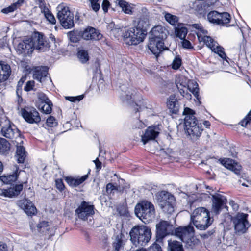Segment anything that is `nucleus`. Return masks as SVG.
<instances>
[{"label":"nucleus","instance_id":"f257e3e1","mask_svg":"<svg viewBox=\"0 0 251 251\" xmlns=\"http://www.w3.org/2000/svg\"><path fill=\"white\" fill-rule=\"evenodd\" d=\"M50 48V43L44 35L39 32H35L31 38L25 39L19 43L16 50L19 54H30L32 53L33 49L44 52Z\"/></svg>","mask_w":251,"mask_h":251},{"label":"nucleus","instance_id":"f03ea898","mask_svg":"<svg viewBox=\"0 0 251 251\" xmlns=\"http://www.w3.org/2000/svg\"><path fill=\"white\" fill-rule=\"evenodd\" d=\"M183 114L185 115L184 130L186 133L192 139H198L201 136L203 129L201 126L197 123L195 111L188 107H185Z\"/></svg>","mask_w":251,"mask_h":251},{"label":"nucleus","instance_id":"7ed1b4c3","mask_svg":"<svg viewBox=\"0 0 251 251\" xmlns=\"http://www.w3.org/2000/svg\"><path fill=\"white\" fill-rule=\"evenodd\" d=\"M191 222L199 230L206 229L213 223L210 212L204 207L195 209L191 215Z\"/></svg>","mask_w":251,"mask_h":251},{"label":"nucleus","instance_id":"20e7f679","mask_svg":"<svg viewBox=\"0 0 251 251\" xmlns=\"http://www.w3.org/2000/svg\"><path fill=\"white\" fill-rule=\"evenodd\" d=\"M192 27L198 30L196 34L200 42H203L208 48H210L212 51L217 53L222 58H226V55L223 51V49L211 37L206 35L207 31L201 24H193Z\"/></svg>","mask_w":251,"mask_h":251},{"label":"nucleus","instance_id":"39448f33","mask_svg":"<svg viewBox=\"0 0 251 251\" xmlns=\"http://www.w3.org/2000/svg\"><path fill=\"white\" fill-rule=\"evenodd\" d=\"M130 240L135 246H145L150 241L151 232L149 227L145 226L133 227L129 233Z\"/></svg>","mask_w":251,"mask_h":251},{"label":"nucleus","instance_id":"423d86ee","mask_svg":"<svg viewBox=\"0 0 251 251\" xmlns=\"http://www.w3.org/2000/svg\"><path fill=\"white\" fill-rule=\"evenodd\" d=\"M135 214L144 223H149L155 219V210L151 202L143 201L135 206Z\"/></svg>","mask_w":251,"mask_h":251},{"label":"nucleus","instance_id":"0eeeda50","mask_svg":"<svg viewBox=\"0 0 251 251\" xmlns=\"http://www.w3.org/2000/svg\"><path fill=\"white\" fill-rule=\"evenodd\" d=\"M175 233L177 237L191 247H192L197 242L194 237V229L191 225L176 228Z\"/></svg>","mask_w":251,"mask_h":251},{"label":"nucleus","instance_id":"6e6552de","mask_svg":"<svg viewBox=\"0 0 251 251\" xmlns=\"http://www.w3.org/2000/svg\"><path fill=\"white\" fill-rule=\"evenodd\" d=\"M157 198L159 207L165 213L171 214L174 211L173 196L166 191H161L158 193Z\"/></svg>","mask_w":251,"mask_h":251},{"label":"nucleus","instance_id":"1a4fd4ad","mask_svg":"<svg viewBox=\"0 0 251 251\" xmlns=\"http://www.w3.org/2000/svg\"><path fill=\"white\" fill-rule=\"evenodd\" d=\"M57 18L61 25L65 28L69 29L74 26V15L70 12L68 7L60 4L57 8Z\"/></svg>","mask_w":251,"mask_h":251},{"label":"nucleus","instance_id":"9d476101","mask_svg":"<svg viewBox=\"0 0 251 251\" xmlns=\"http://www.w3.org/2000/svg\"><path fill=\"white\" fill-rule=\"evenodd\" d=\"M146 33L135 27L130 28L123 34V40L129 45H136L142 42L145 37Z\"/></svg>","mask_w":251,"mask_h":251},{"label":"nucleus","instance_id":"9b49d317","mask_svg":"<svg viewBox=\"0 0 251 251\" xmlns=\"http://www.w3.org/2000/svg\"><path fill=\"white\" fill-rule=\"evenodd\" d=\"M248 214L238 213L232 217L231 221L236 232L245 233L249 227L250 224L247 220Z\"/></svg>","mask_w":251,"mask_h":251},{"label":"nucleus","instance_id":"f8f14e48","mask_svg":"<svg viewBox=\"0 0 251 251\" xmlns=\"http://www.w3.org/2000/svg\"><path fill=\"white\" fill-rule=\"evenodd\" d=\"M75 213L79 218L86 220L94 214V206L83 201L75 210Z\"/></svg>","mask_w":251,"mask_h":251},{"label":"nucleus","instance_id":"ddd939ff","mask_svg":"<svg viewBox=\"0 0 251 251\" xmlns=\"http://www.w3.org/2000/svg\"><path fill=\"white\" fill-rule=\"evenodd\" d=\"M21 113L24 119L30 124H37L41 121L39 113L35 108H23Z\"/></svg>","mask_w":251,"mask_h":251},{"label":"nucleus","instance_id":"4468645a","mask_svg":"<svg viewBox=\"0 0 251 251\" xmlns=\"http://www.w3.org/2000/svg\"><path fill=\"white\" fill-rule=\"evenodd\" d=\"M156 228L157 236L163 238L172 232L173 226L168 221L162 220L156 224Z\"/></svg>","mask_w":251,"mask_h":251},{"label":"nucleus","instance_id":"2eb2a0df","mask_svg":"<svg viewBox=\"0 0 251 251\" xmlns=\"http://www.w3.org/2000/svg\"><path fill=\"white\" fill-rule=\"evenodd\" d=\"M141 11L144 15L141 16L138 19L135 28L146 33L147 29L150 25L149 15L148 10L146 8H142Z\"/></svg>","mask_w":251,"mask_h":251},{"label":"nucleus","instance_id":"dca6fc26","mask_svg":"<svg viewBox=\"0 0 251 251\" xmlns=\"http://www.w3.org/2000/svg\"><path fill=\"white\" fill-rule=\"evenodd\" d=\"M1 132L3 136L7 138L16 139L18 138H20L19 131L13 124H8V125L3 126Z\"/></svg>","mask_w":251,"mask_h":251},{"label":"nucleus","instance_id":"f3484780","mask_svg":"<svg viewBox=\"0 0 251 251\" xmlns=\"http://www.w3.org/2000/svg\"><path fill=\"white\" fill-rule=\"evenodd\" d=\"M149 39L163 41L167 37L166 29L161 25L155 26L149 32Z\"/></svg>","mask_w":251,"mask_h":251},{"label":"nucleus","instance_id":"a211bd4d","mask_svg":"<svg viewBox=\"0 0 251 251\" xmlns=\"http://www.w3.org/2000/svg\"><path fill=\"white\" fill-rule=\"evenodd\" d=\"M212 210L217 214L221 211L222 207L226 202L227 200L224 196L219 193L212 195Z\"/></svg>","mask_w":251,"mask_h":251},{"label":"nucleus","instance_id":"6ab92c4d","mask_svg":"<svg viewBox=\"0 0 251 251\" xmlns=\"http://www.w3.org/2000/svg\"><path fill=\"white\" fill-rule=\"evenodd\" d=\"M85 40H100L101 38L102 35L100 33L99 31L94 28L88 27L83 31L79 33Z\"/></svg>","mask_w":251,"mask_h":251},{"label":"nucleus","instance_id":"aec40b11","mask_svg":"<svg viewBox=\"0 0 251 251\" xmlns=\"http://www.w3.org/2000/svg\"><path fill=\"white\" fill-rule=\"evenodd\" d=\"M19 207L23 209L28 215H33L36 213V208L32 203L26 199L19 201L17 203Z\"/></svg>","mask_w":251,"mask_h":251},{"label":"nucleus","instance_id":"412c9836","mask_svg":"<svg viewBox=\"0 0 251 251\" xmlns=\"http://www.w3.org/2000/svg\"><path fill=\"white\" fill-rule=\"evenodd\" d=\"M23 188V184H21L7 189L0 188V198H13L17 196L22 190Z\"/></svg>","mask_w":251,"mask_h":251},{"label":"nucleus","instance_id":"4be33fe9","mask_svg":"<svg viewBox=\"0 0 251 251\" xmlns=\"http://www.w3.org/2000/svg\"><path fill=\"white\" fill-rule=\"evenodd\" d=\"M159 133L157 127H149L145 131L144 134L141 136V141L144 145L151 140H154Z\"/></svg>","mask_w":251,"mask_h":251},{"label":"nucleus","instance_id":"5701e85b","mask_svg":"<svg viewBox=\"0 0 251 251\" xmlns=\"http://www.w3.org/2000/svg\"><path fill=\"white\" fill-rule=\"evenodd\" d=\"M148 48L156 56L164 50V43L163 41L149 39Z\"/></svg>","mask_w":251,"mask_h":251},{"label":"nucleus","instance_id":"b1692460","mask_svg":"<svg viewBox=\"0 0 251 251\" xmlns=\"http://www.w3.org/2000/svg\"><path fill=\"white\" fill-rule=\"evenodd\" d=\"M114 239L113 242V246L114 251H119L122 248L127 240V233L121 231L114 235Z\"/></svg>","mask_w":251,"mask_h":251},{"label":"nucleus","instance_id":"393cba45","mask_svg":"<svg viewBox=\"0 0 251 251\" xmlns=\"http://www.w3.org/2000/svg\"><path fill=\"white\" fill-rule=\"evenodd\" d=\"M48 68L47 67L38 66L35 68L33 71V78L41 83H44L48 80Z\"/></svg>","mask_w":251,"mask_h":251},{"label":"nucleus","instance_id":"a878e982","mask_svg":"<svg viewBox=\"0 0 251 251\" xmlns=\"http://www.w3.org/2000/svg\"><path fill=\"white\" fill-rule=\"evenodd\" d=\"M221 164L228 169L238 174L241 169V166L234 160L229 158H225L221 160Z\"/></svg>","mask_w":251,"mask_h":251},{"label":"nucleus","instance_id":"bb28decb","mask_svg":"<svg viewBox=\"0 0 251 251\" xmlns=\"http://www.w3.org/2000/svg\"><path fill=\"white\" fill-rule=\"evenodd\" d=\"M88 175H85L81 177H76L67 176L65 177V180L69 186L75 187L82 184L88 178Z\"/></svg>","mask_w":251,"mask_h":251},{"label":"nucleus","instance_id":"cd10ccee","mask_svg":"<svg viewBox=\"0 0 251 251\" xmlns=\"http://www.w3.org/2000/svg\"><path fill=\"white\" fill-rule=\"evenodd\" d=\"M11 73V67L9 65L4 63H0V82H3L7 80Z\"/></svg>","mask_w":251,"mask_h":251},{"label":"nucleus","instance_id":"c85d7f7f","mask_svg":"<svg viewBox=\"0 0 251 251\" xmlns=\"http://www.w3.org/2000/svg\"><path fill=\"white\" fill-rule=\"evenodd\" d=\"M15 170L12 174L2 176L0 177V180L6 184H10L15 182L18 178L19 168L17 166H15Z\"/></svg>","mask_w":251,"mask_h":251},{"label":"nucleus","instance_id":"c756f323","mask_svg":"<svg viewBox=\"0 0 251 251\" xmlns=\"http://www.w3.org/2000/svg\"><path fill=\"white\" fill-rule=\"evenodd\" d=\"M116 3L121 8L122 11L126 14L131 15L133 13V6L127 2L122 0H117Z\"/></svg>","mask_w":251,"mask_h":251},{"label":"nucleus","instance_id":"7c9ffc66","mask_svg":"<svg viewBox=\"0 0 251 251\" xmlns=\"http://www.w3.org/2000/svg\"><path fill=\"white\" fill-rule=\"evenodd\" d=\"M168 249L170 251H184L182 244L176 240L168 241Z\"/></svg>","mask_w":251,"mask_h":251},{"label":"nucleus","instance_id":"2f4dec72","mask_svg":"<svg viewBox=\"0 0 251 251\" xmlns=\"http://www.w3.org/2000/svg\"><path fill=\"white\" fill-rule=\"evenodd\" d=\"M24 2V0H18L16 2L13 3L9 6L4 8L1 10V12L4 14H8L12 12L18 8L22 6Z\"/></svg>","mask_w":251,"mask_h":251},{"label":"nucleus","instance_id":"473e14b6","mask_svg":"<svg viewBox=\"0 0 251 251\" xmlns=\"http://www.w3.org/2000/svg\"><path fill=\"white\" fill-rule=\"evenodd\" d=\"M26 156L25 148L22 146L17 145V151L16 158L19 163H23L24 162Z\"/></svg>","mask_w":251,"mask_h":251},{"label":"nucleus","instance_id":"72a5a7b5","mask_svg":"<svg viewBox=\"0 0 251 251\" xmlns=\"http://www.w3.org/2000/svg\"><path fill=\"white\" fill-rule=\"evenodd\" d=\"M188 32V29L186 27L182 25H178L175 29V34L176 37L180 39H183L185 38Z\"/></svg>","mask_w":251,"mask_h":251},{"label":"nucleus","instance_id":"f704fd0d","mask_svg":"<svg viewBox=\"0 0 251 251\" xmlns=\"http://www.w3.org/2000/svg\"><path fill=\"white\" fill-rule=\"evenodd\" d=\"M220 13L216 11L210 12L207 14V19L208 21L212 23L219 25Z\"/></svg>","mask_w":251,"mask_h":251},{"label":"nucleus","instance_id":"c9c22d12","mask_svg":"<svg viewBox=\"0 0 251 251\" xmlns=\"http://www.w3.org/2000/svg\"><path fill=\"white\" fill-rule=\"evenodd\" d=\"M77 57L79 61L82 63L87 62L89 59V56L87 50L83 49H78L77 51Z\"/></svg>","mask_w":251,"mask_h":251},{"label":"nucleus","instance_id":"e433bc0d","mask_svg":"<svg viewBox=\"0 0 251 251\" xmlns=\"http://www.w3.org/2000/svg\"><path fill=\"white\" fill-rule=\"evenodd\" d=\"M187 87L190 92H191L196 98L198 96V85L193 80H189L187 84Z\"/></svg>","mask_w":251,"mask_h":251},{"label":"nucleus","instance_id":"4c0bfd02","mask_svg":"<svg viewBox=\"0 0 251 251\" xmlns=\"http://www.w3.org/2000/svg\"><path fill=\"white\" fill-rule=\"evenodd\" d=\"M231 19V16L229 13L227 12L220 13L219 25L226 26L227 24L230 23Z\"/></svg>","mask_w":251,"mask_h":251},{"label":"nucleus","instance_id":"58836bf2","mask_svg":"<svg viewBox=\"0 0 251 251\" xmlns=\"http://www.w3.org/2000/svg\"><path fill=\"white\" fill-rule=\"evenodd\" d=\"M129 25L128 24H122V23L119 25H116L115 27L111 29V34L114 35L115 37H118L121 34L122 29L125 28Z\"/></svg>","mask_w":251,"mask_h":251},{"label":"nucleus","instance_id":"ea45409f","mask_svg":"<svg viewBox=\"0 0 251 251\" xmlns=\"http://www.w3.org/2000/svg\"><path fill=\"white\" fill-rule=\"evenodd\" d=\"M177 87L181 95L185 97L187 99H191V95L188 92V89L187 86L181 83H178L176 84Z\"/></svg>","mask_w":251,"mask_h":251},{"label":"nucleus","instance_id":"a19ab883","mask_svg":"<svg viewBox=\"0 0 251 251\" xmlns=\"http://www.w3.org/2000/svg\"><path fill=\"white\" fill-rule=\"evenodd\" d=\"M52 103L50 101L44 103L43 104H40L39 105V108L45 114H50L52 111Z\"/></svg>","mask_w":251,"mask_h":251},{"label":"nucleus","instance_id":"79ce46f5","mask_svg":"<svg viewBox=\"0 0 251 251\" xmlns=\"http://www.w3.org/2000/svg\"><path fill=\"white\" fill-rule=\"evenodd\" d=\"M10 149V144L5 139L0 137V153H5Z\"/></svg>","mask_w":251,"mask_h":251},{"label":"nucleus","instance_id":"37998d69","mask_svg":"<svg viewBox=\"0 0 251 251\" xmlns=\"http://www.w3.org/2000/svg\"><path fill=\"white\" fill-rule=\"evenodd\" d=\"M164 14L165 20L170 24L175 25L177 22L178 18L176 16L166 12H164Z\"/></svg>","mask_w":251,"mask_h":251},{"label":"nucleus","instance_id":"c03bdc74","mask_svg":"<svg viewBox=\"0 0 251 251\" xmlns=\"http://www.w3.org/2000/svg\"><path fill=\"white\" fill-rule=\"evenodd\" d=\"M37 1L41 13L44 14V16L50 12L46 6L44 0H37Z\"/></svg>","mask_w":251,"mask_h":251},{"label":"nucleus","instance_id":"a18cd8bd","mask_svg":"<svg viewBox=\"0 0 251 251\" xmlns=\"http://www.w3.org/2000/svg\"><path fill=\"white\" fill-rule=\"evenodd\" d=\"M176 100L175 96L173 95L170 96L167 102L168 108L171 110H176Z\"/></svg>","mask_w":251,"mask_h":251},{"label":"nucleus","instance_id":"49530a36","mask_svg":"<svg viewBox=\"0 0 251 251\" xmlns=\"http://www.w3.org/2000/svg\"><path fill=\"white\" fill-rule=\"evenodd\" d=\"M182 63L181 59L179 55L176 56L172 64V67L173 69L177 70L181 66Z\"/></svg>","mask_w":251,"mask_h":251},{"label":"nucleus","instance_id":"de8ad7c7","mask_svg":"<svg viewBox=\"0 0 251 251\" xmlns=\"http://www.w3.org/2000/svg\"><path fill=\"white\" fill-rule=\"evenodd\" d=\"M146 126V125L139 119H136L133 121L132 128L133 129H142Z\"/></svg>","mask_w":251,"mask_h":251},{"label":"nucleus","instance_id":"09e8293b","mask_svg":"<svg viewBox=\"0 0 251 251\" xmlns=\"http://www.w3.org/2000/svg\"><path fill=\"white\" fill-rule=\"evenodd\" d=\"M48 223L47 222L42 221L37 225V227L39 231L44 232L46 230H48Z\"/></svg>","mask_w":251,"mask_h":251},{"label":"nucleus","instance_id":"8fccbe9b","mask_svg":"<svg viewBox=\"0 0 251 251\" xmlns=\"http://www.w3.org/2000/svg\"><path fill=\"white\" fill-rule=\"evenodd\" d=\"M46 123L48 126L50 127H54L56 126L57 125V122H56V119L52 116H50L47 119Z\"/></svg>","mask_w":251,"mask_h":251},{"label":"nucleus","instance_id":"3c124183","mask_svg":"<svg viewBox=\"0 0 251 251\" xmlns=\"http://www.w3.org/2000/svg\"><path fill=\"white\" fill-rule=\"evenodd\" d=\"M89 1L93 10L95 12L98 11L100 8V5L98 3L99 0H89Z\"/></svg>","mask_w":251,"mask_h":251},{"label":"nucleus","instance_id":"603ef678","mask_svg":"<svg viewBox=\"0 0 251 251\" xmlns=\"http://www.w3.org/2000/svg\"><path fill=\"white\" fill-rule=\"evenodd\" d=\"M83 98V95H79L76 97H70L66 96L65 97V99L67 100H69L71 102H75V101H79Z\"/></svg>","mask_w":251,"mask_h":251},{"label":"nucleus","instance_id":"864d4df0","mask_svg":"<svg viewBox=\"0 0 251 251\" xmlns=\"http://www.w3.org/2000/svg\"><path fill=\"white\" fill-rule=\"evenodd\" d=\"M38 98L40 101V104H43L44 103L50 101L47 97L43 93H39L38 94Z\"/></svg>","mask_w":251,"mask_h":251},{"label":"nucleus","instance_id":"5fc2aeb1","mask_svg":"<svg viewBox=\"0 0 251 251\" xmlns=\"http://www.w3.org/2000/svg\"><path fill=\"white\" fill-rule=\"evenodd\" d=\"M35 82L33 80L28 81L26 82L25 86L24 87V90L25 91H30L33 90Z\"/></svg>","mask_w":251,"mask_h":251},{"label":"nucleus","instance_id":"6e6d98bb","mask_svg":"<svg viewBox=\"0 0 251 251\" xmlns=\"http://www.w3.org/2000/svg\"><path fill=\"white\" fill-rule=\"evenodd\" d=\"M45 17L49 21L50 23L53 24L55 23L56 20L54 16L52 14L51 12L47 14L45 16Z\"/></svg>","mask_w":251,"mask_h":251},{"label":"nucleus","instance_id":"4d7b16f0","mask_svg":"<svg viewBox=\"0 0 251 251\" xmlns=\"http://www.w3.org/2000/svg\"><path fill=\"white\" fill-rule=\"evenodd\" d=\"M56 186L57 188L60 191H62L64 189V185L63 183L62 179H58L55 181Z\"/></svg>","mask_w":251,"mask_h":251},{"label":"nucleus","instance_id":"13d9d810","mask_svg":"<svg viewBox=\"0 0 251 251\" xmlns=\"http://www.w3.org/2000/svg\"><path fill=\"white\" fill-rule=\"evenodd\" d=\"M149 251H162V250L159 245L155 243L149 248Z\"/></svg>","mask_w":251,"mask_h":251},{"label":"nucleus","instance_id":"bf43d9fd","mask_svg":"<svg viewBox=\"0 0 251 251\" xmlns=\"http://www.w3.org/2000/svg\"><path fill=\"white\" fill-rule=\"evenodd\" d=\"M182 41V46L184 48L186 49H192L193 46H192L190 42L186 39H183Z\"/></svg>","mask_w":251,"mask_h":251},{"label":"nucleus","instance_id":"052dcab7","mask_svg":"<svg viewBox=\"0 0 251 251\" xmlns=\"http://www.w3.org/2000/svg\"><path fill=\"white\" fill-rule=\"evenodd\" d=\"M251 119L248 118V115L241 122V125L242 126L246 127L248 124H250Z\"/></svg>","mask_w":251,"mask_h":251},{"label":"nucleus","instance_id":"680f3d73","mask_svg":"<svg viewBox=\"0 0 251 251\" xmlns=\"http://www.w3.org/2000/svg\"><path fill=\"white\" fill-rule=\"evenodd\" d=\"M109 6V1L107 0H103L102 3V8L104 12H107Z\"/></svg>","mask_w":251,"mask_h":251},{"label":"nucleus","instance_id":"e2e57ef3","mask_svg":"<svg viewBox=\"0 0 251 251\" xmlns=\"http://www.w3.org/2000/svg\"><path fill=\"white\" fill-rule=\"evenodd\" d=\"M116 189V187L112 183H108L106 186V192L107 193H111L112 191Z\"/></svg>","mask_w":251,"mask_h":251},{"label":"nucleus","instance_id":"0e129e2a","mask_svg":"<svg viewBox=\"0 0 251 251\" xmlns=\"http://www.w3.org/2000/svg\"><path fill=\"white\" fill-rule=\"evenodd\" d=\"M229 205L232 207L233 209L236 211L238 210V205L236 203L233 201L230 200L229 202Z\"/></svg>","mask_w":251,"mask_h":251},{"label":"nucleus","instance_id":"69168bd1","mask_svg":"<svg viewBox=\"0 0 251 251\" xmlns=\"http://www.w3.org/2000/svg\"><path fill=\"white\" fill-rule=\"evenodd\" d=\"M76 34V32H70V40L73 42H77L78 39L75 37Z\"/></svg>","mask_w":251,"mask_h":251},{"label":"nucleus","instance_id":"338daca9","mask_svg":"<svg viewBox=\"0 0 251 251\" xmlns=\"http://www.w3.org/2000/svg\"><path fill=\"white\" fill-rule=\"evenodd\" d=\"M8 247L6 243L0 241V251H7Z\"/></svg>","mask_w":251,"mask_h":251},{"label":"nucleus","instance_id":"774afa93","mask_svg":"<svg viewBox=\"0 0 251 251\" xmlns=\"http://www.w3.org/2000/svg\"><path fill=\"white\" fill-rule=\"evenodd\" d=\"M94 162L95 163L97 169L100 170L101 168V162L97 158Z\"/></svg>","mask_w":251,"mask_h":251}]
</instances>
